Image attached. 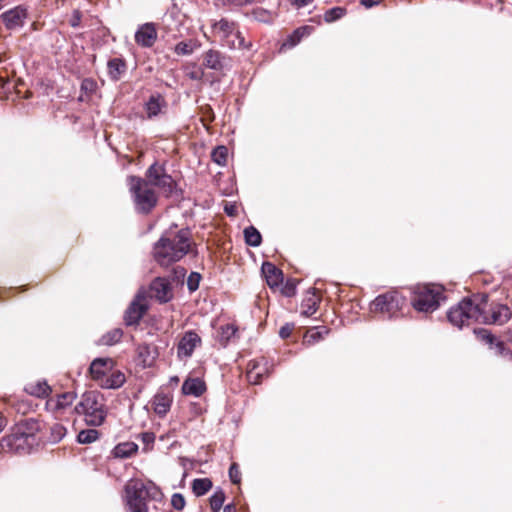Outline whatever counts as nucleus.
Instances as JSON below:
<instances>
[{
  "label": "nucleus",
  "instance_id": "obj_1",
  "mask_svg": "<svg viewBox=\"0 0 512 512\" xmlns=\"http://www.w3.org/2000/svg\"><path fill=\"white\" fill-rule=\"evenodd\" d=\"M190 249V232L187 229L177 233L167 231L154 246V258L161 266L179 261Z\"/></svg>",
  "mask_w": 512,
  "mask_h": 512
},
{
  "label": "nucleus",
  "instance_id": "obj_2",
  "mask_svg": "<svg viewBox=\"0 0 512 512\" xmlns=\"http://www.w3.org/2000/svg\"><path fill=\"white\" fill-rule=\"evenodd\" d=\"M37 430L38 423L32 419L17 424L9 435L2 438V449L19 454L29 453L37 444Z\"/></svg>",
  "mask_w": 512,
  "mask_h": 512
},
{
  "label": "nucleus",
  "instance_id": "obj_3",
  "mask_svg": "<svg viewBox=\"0 0 512 512\" xmlns=\"http://www.w3.org/2000/svg\"><path fill=\"white\" fill-rule=\"evenodd\" d=\"M125 502L128 512H148L147 499H156L159 489L151 482L131 479L125 485Z\"/></svg>",
  "mask_w": 512,
  "mask_h": 512
},
{
  "label": "nucleus",
  "instance_id": "obj_4",
  "mask_svg": "<svg viewBox=\"0 0 512 512\" xmlns=\"http://www.w3.org/2000/svg\"><path fill=\"white\" fill-rule=\"evenodd\" d=\"M74 411L84 416L86 424L94 427L102 425L107 416L104 397L97 391H87L82 394Z\"/></svg>",
  "mask_w": 512,
  "mask_h": 512
},
{
  "label": "nucleus",
  "instance_id": "obj_5",
  "mask_svg": "<svg viewBox=\"0 0 512 512\" xmlns=\"http://www.w3.org/2000/svg\"><path fill=\"white\" fill-rule=\"evenodd\" d=\"M129 190L138 213L148 214L157 205L158 197L146 179L136 176L128 178Z\"/></svg>",
  "mask_w": 512,
  "mask_h": 512
},
{
  "label": "nucleus",
  "instance_id": "obj_6",
  "mask_svg": "<svg viewBox=\"0 0 512 512\" xmlns=\"http://www.w3.org/2000/svg\"><path fill=\"white\" fill-rule=\"evenodd\" d=\"M480 297L463 299L452 307L447 315L450 323L458 328L468 326L473 322L479 323V317H481Z\"/></svg>",
  "mask_w": 512,
  "mask_h": 512
},
{
  "label": "nucleus",
  "instance_id": "obj_7",
  "mask_svg": "<svg viewBox=\"0 0 512 512\" xmlns=\"http://www.w3.org/2000/svg\"><path fill=\"white\" fill-rule=\"evenodd\" d=\"M443 289L433 284H419L413 288L412 306L420 312H432L439 307Z\"/></svg>",
  "mask_w": 512,
  "mask_h": 512
},
{
  "label": "nucleus",
  "instance_id": "obj_8",
  "mask_svg": "<svg viewBox=\"0 0 512 512\" xmlns=\"http://www.w3.org/2000/svg\"><path fill=\"white\" fill-rule=\"evenodd\" d=\"M212 32L215 37L220 39L224 46L236 49L244 45V38L233 21L222 18L214 22Z\"/></svg>",
  "mask_w": 512,
  "mask_h": 512
},
{
  "label": "nucleus",
  "instance_id": "obj_9",
  "mask_svg": "<svg viewBox=\"0 0 512 512\" xmlns=\"http://www.w3.org/2000/svg\"><path fill=\"white\" fill-rule=\"evenodd\" d=\"M481 303V317H479V323L487 325H503L507 323L512 312L510 308L505 304H491L487 309V296L482 295L480 297Z\"/></svg>",
  "mask_w": 512,
  "mask_h": 512
},
{
  "label": "nucleus",
  "instance_id": "obj_10",
  "mask_svg": "<svg viewBox=\"0 0 512 512\" xmlns=\"http://www.w3.org/2000/svg\"><path fill=\"white\" fill-rule=\"evenodd\" d=\"M404 302L405 299L397 292H388L375 298L371 304V310L394 317L401 310Z\"/></svg>",
  "mask_w": 512,
  "mask_h": 512
},
{
  "label": "nucleus",
  "instance_id": "obj_11",
  "mask_svg": "<svg viewBox=\"0 0 512 512\" xmlns=\"http://www.w3.org/2000/svg\"><path fill=\"white\" fill-rule=\"evenodd\" d=\"M146 180L151 186L158 187L166 196H170L175 189V182L172 177L165 173L164 168L157 163L148 168Z\"/></svg>",
  "mask_w": 512,
  "mask_h": 512
},
{
  "label": "nucleus",
  "instance_id": "obj_12",
  "mask_svg": "<svg viewBox=\"0 0 512 512\" xmlns=\"http://www.w3.org/2000/svg\"><path fill=\"white\" fill-rule=\"evenodd\" d=\"M201 337L192 330L186 331L181 337L178 346L177 354L179 358H189L192 356L195 348L201 345Z\"/></svg>",
  "mask_w": 512,
  "mask_h": 512
},
{
  "label": "nucleus",
  "instance_id": "obj_13",
  "mask_svg": "<svg viewBox=\"0 0 512 512\" xmlns=\"http://www.w3.org/2000/svg\"><path fill=\"white\" fill-rule=\"evenodd\" d=\"M147 309L146 299L143 295L138 294L133 302L128 307L125 313V322L127 325H134L139 322V320L144 315Z\"/></svg>",
  "mask_w": 512,
  "mask_h": 512
},
{
  "label": "nucleus",
  "instance_id": "obj_14",
  "mask_svg": "<svg viewBox=\"0 0 512 512\" xmlns=\"http://www.w3.org/2000/svg\"><path fill=\"white\" fill-rule=\"evenodd\" d=\"M157 40V30L153 23L141 25L135 33V41L141 47L149 48Z\"/></svg>",
  "mask_w": 512,
  "mask_h": 512
},
{
  "label": "nucleus",
  "instance_id": "obj_15",
  "mask_svg": "<svg viewBox=\"0 0 512 512\" xmlns=\"http://www.w3.org/2000/svg\"><path fill=\"white\" fill-rule=\"evenodd\" d=\"M0 17L8 29H15L24 24L27 11L24 7L17 6L2 13Z\"/></svg>",
  "mask_w": 512,
  "mask_h": 512
},
{
  "label": "nucleus",
  "instance_id": "obj_16",
  "mask_svg": "<svg viewBox=\"0 0 512 512\" xmlns=\"http://www.w3.org/2000/svg\"><path fill=\"white\" fill-rule=\"evenodd\" d=\"M114 361L110 358H97L92 361L89 371L91 377L97 381L100 380L113 369Z\"/></svg>",
  "mask_w": 512,
  "mask_h": 512
},
{
  "label": "nucleus",
  "instance_id": "obj_17",
  "mask_svg": "<svg viewBox=\"0 0 512 512\" xmlns=\"http://www.w3.org/2000/svg\"><path fill=\"white\" fill-rule=\"evenodd\" d=\"M151 295L160 302H167L172 297L170 284L165 278H156L150 286Z\"/></svg>",
  "mask_w": 512,
  "mask_h": 512
},
{
  "label": "nucleus",
  "instance_id": "obj_18",
  "mask_svg": "<svg viewBox=\"0 0 512 512\" xmlns=\"http://www.w3.org/2000/svg\"><path fill=\"white\" fill-rule=\"evenodd\" d=\"M166 108V100L160 94L151 95L145 103V112L149 119L155 118L164 113Z\"/></svg>",
  "mask_w": 512,
  "mask_h": 512
},
{
  "label": "nucleus",
  "instance_id": "obj_19",
  "mask_svg": "<svg viewBox=\"0 0 512 512\" xmlns=\"http://www.w3.org/2000/svg\"><path fill=\"white\" fill-rule=\"evenodd\" d=\"M261 270L270 288L278 287L283 282V273L274 264L264 262Z\"/></svg>",
  "mask_w": 512,
  "mask_h": 512
},
{
  "label": "nucleus",
  "instance_id": "obj_20",
  "mask_svg": "<svg viewBox=\"0 0 512 512\" xmlns=\"http://www.w3.org/2000/svg\"><path fill=\"white\" fill-rule=\"evenodd\" d=\"M203 64L216 71H222L227 66L226 58L219 51L212 49L204 54Z\"/></svg>",
  "mask_w": 512,
  "mask_h": 512
},
{
  "label": "nucleus",
  "instance_id": "obj_21",
  "mask_svg": "<svg viewBox=\"0 0 512 512\" xmlns=\"http://www.w3.org/2000/svg\"><path fill=\"white\" fill-rule=\"evenodd\" d=\"M171 404L172 397L164 393H157L152 400L153 410L159 417H164L169 412Z\"/></svg>",
  "mask_w": 512,
  "mask_h": 512
},
{
  "label": "nucleus",
  "instance_id": "obj_22",
  "mask_svg": "<svg viewBox=\"0 0 512 512\" xmlns=\"http://www.w3.org/2000/svg\"><path fill=\"white\" fill-rule=\"evenodd\" d=\"M205 390V383L200 378H187L182 385V392L185 395L199 397Z\"/></svg>",
  "mask_w": 512,
  "mask_h": 512
},
{
  "label": "nucleus",
  "instance_id": "obj_23",
  "mask_svg": "<svg viewBox=\"0 0 512 512\" xmlns=\"http://www.w3.org/2000/svg\"><path fill=\"white\" fill-rule=\"evenodd\" d=\"M24 390L29 395L39 398H44L48 396L51 392V388L45 380H36L29 382L25 385Z\"/></svg>",
  "mask_w": 512,
  "mask_h": 512
},
{
  "label": "nucleus",
  "instance_id": "obj_24",
  "mask_svg": "<svg viewBox=\"0 0 512 512\" xmlns=\"http://www.w3.org/2000/svg\"><path fill=\"white\" fill-rule=\"evenodd\" d=\"M125 375L120 371H113L110 375L106 374L99 382V385L105 389H117L125 383Z\"/></svg>",
  "mask_w": 512,
  "mask_h": 512
},
{
  "label": "nucleus",
  "instance_id": "obj_25",
  "mask_svg": "<svg viewBox=\"0 0 512 512\" xmlns=\"http://www.w3.org/2000/svg\"><path fill=\"white\" fill-rule=\"evenodd\" d=\"M108 75L111 80L118 81L126 72V63L120 58H113L108 61Z\"/></svg>",
  "mask_w": 512,
  "mask_h": 512
},
{
  "label": "nucleus",
  "instance_id": "obj_26",
  "mask_svg": "<svg viewBox=\"0 0 512 512\" xmlns=\"http://www.w3.org/2000/svg\"><path fill=\"white\" fill-rule=\"evenodd\" d=\"M311 31H312V27H309V26H303V27L296 29L293 32V34L290 35L288 37V39L283 43L282 48H285V47L292 48V47L296 46L301 41V39L304 36L309 35L311 33Z\"/></svg>",
  "mask_w": 512,
  "mask_h": 512
},
{
  "label": "nucleus",
  "instance_id": "obj_27",
  "mask_svg": "<svg viewBox=\"0 0 512 512\" xmlns=\"http://www.w3.org/2000/svg\"><path fill=\"white\" fill-rule=\"evenodd\" d=\"M138 446L133 442L120 443L113 449L116 458H128L137 452Z\"/></svg>",
  "mask_w": 512,
  "mask_h": 512
},
{
  "label": "nucleus",
  "instance_id": "obj_28",
  "mask_svg": "<svg viewBox=\"0 0 512 512\" xmlns=\"http://www.w3.org/2000/svg\"><path fill=\"white\" fill-rule=\"evenodd\" d=\"M328 333L329 330L326 327L313 328L309 330L305 335L304 343L309 345L314 344L317 341L323 339Z\"/></svg>",
  "mask_w": 512,
  "mask_h": 512
},
{
  "label": "nucleus",
  "instance_id": "obj_29",
  "mask_svg": "<svg viewBox=\"0 0 512 512\" xmlns=\"http://www.w3.org/2000/svg\"><path fill=\"white\" fill-rule=\"evenodd\" d=\"M244 237L247 245L252 247H257L261 244V234L260 232L253 226H249L244 229Z\"/></svg>",
  "mask_w": 512,
  "mask_h": 512
},
{
  "label": "nucleus",
  "instance_id": "obj_30",
  "mask_svg": "<svg viewBox=\"0 0 512 512\" xmlns=\"http://www.w3.org/2000/svg\"><path fill=\"white\" fill-rule=\"evenodd\" d=\"M302 314L312 316L318 309V299L314 293L307 296L302 302Z\"/></svg>",
  "mask_w": 512,
  "mask_h": 512
},
{
  "label": "nucleus",
  "instance_id": "obj_31",
  "mask_svg": "<svg viewBox=\"0 0 512 512\" xmlns=\"http://www.w3.org/2000/svg\"><path fill=\"white\" fill-rule=\"evenodd\" d=\"M212 488V482L208 478L195 479L192 483V490L196 496H203Z\"/></svg>",
  "mask_w": 512,
  "mask_h": 512
},
{
  "label": "nucleus",
  "instance_id": "obj_32",
  "mask_svg": "<svg viewBox=\"0 0 512 512\" xmlns=\"http://www.w3.org/2000/svg\"><path fill=\"white\" fill-rule=\"evenodd\" d=\"M76 399V393L74 392H64L62 394L57 395L55 399V408L56 409H65L70 406Z\"/></svg>",
  "mask_w": 512,
  "mask_h": 512
},
{
  "label": "nucleus",
  "instance_id": "obj_33",
  "mask_svg": "<svg viewBox=\"0 0 512 512\" xmlns=\"http://www.w3.org/2000/svg\"><path fill=\"white\" fill-rule=\"evenodd\" d=\"M123 332L119 328L112 329L111 331L104 334L101 338V343L103 345H114L120 341L122 338Z\"/></svg>",
  "mask_w": 512,
  "mask_h": 512
},
{
  "label": "nucleus",
  "instance_id": "obj_34",
  "mask_svg": "<svg viewBox=\"0 0 512 512\" xmlns=\"http://www.w3.org/2000/svg\"><path fill=\"white\" fill-rule=\"evenodd\" d=\"M99 438V432L96 429H86L79 432L77 440L81 444H90Z\"/></svg>",
  "mask_w": 512,
  "mask_h": 512
},
{
  "label": "nucleus",
  "instance_id": "obj_35",
  "mask_svg": "<svg viewBox=\"0 0 512 512\" xmlns=\"http://www.w3.org/2000/svg\"><path fill=\"white\" fill-rule=\"evenodd\" d=\"M237 328L233 324H227L220 328L219 341L225 346L229 340L236 334Z\"/></svg>",
  "mask_w": 512,
  "mask_h": 512
},
{
  "label": "nucleus",
  "instance_id": "obj_36",
  "mask_svg": "<svg viewBox=\"0 0 512 512\" xmlns=\"http://www.w3.org/2000/svg\"><path fill=\"white\" fill-rule=\"evenodd\" d=\"M211 157L215 163L224 166L227 162L228 149L225 146H218L212 151Z\"/></svg>",
  "mask_w": 512,
  "mask_h": 512
},
{
  "label": "nucleus",
  "instance_id": "obj_37",
  "mask_svg": "<svg viewBox=\"0 0 512 512\" xmlns=\"http://www.w3.org/2000/svg\"><path fill=\"white\" fill-rule=\"evenodd\" d=\"M225 501V493L222 490H217L210 497V507L213 512H218Z\"/></svg>",
  "mask_w": 512,
  "mask_h": 512
},
{
  "label": "nucleus",
  "instance_id": "obj_38",
  "mask_svg": "<svg viewBox=\"0 0 512 512\" xmlns=\"http://www.w3.org/2000/svg\"><path fill=\"white\" fill-rule=\"evenodd\" d=\"M246 376L249 383L254 385L260 383L262 376L258 372L257 363L249 362Z\"/></svg>",
  "mask_w": 512,
  "mask_h": 512
},
{
  "label": "nucleus",
  "instance_id": "obj_39",
  "mask_svg": "<svg viewBox=\"0 0 512 512\" xmlns=\"http://www.w3.org/2000/svg\"><path fill=\"white\" fill-rule=\"evenodd\" d=\"M346 13V10L342 7H334L329 9L324 14V20L327 23L334 22L340 18H342Z\"/></svg>",
  "mask_w": 512,
  "mask_h": 512
},
{
  "label": "nucleus",
  "instance_id": "obj_40",
  "mask_svg": "<svg viewBox=\"0 0 512 512\" xmlns=\"http://www.w3.org/2000/svg\"><path fill=\"white\" fill-rule=\"evenodd\" d=\"M491 349L495 350V354L506 357L508 359H511L512 353L511 351L506 347L505 343L500 340H495L493 345H490Z\"/></svg>",
  "mask_w": 512,
  "mask_h": 512
},
{
  "label": "nucleus",
  "instance_id": "obj_41",
  "mask_svg": "<svg viewBox=\"0 0 512 512\" xmlns=\"http://www.w3.org/2000/svg\"><path fill=\"white\" fill-rule=\"evenodd\" d=\"M51 436L50 439L52 442H59L66 435V428L59 423H56L50 428Z\"/></svg>",
  "mask_w": 512,
  "mask_h": 512
},
{
  "label": "nucleus",
  "instance_id": "obj_42",
  "mask_svg": "<svg viewBox=\"0 0 512 512\" xmlns=\"http://www.w3.org/2000/svg\"><path fill=\"white\" fill-rule=\"evenodd\" d=\"M195 45L193 42H179L176 44L174 51L177 55H190L193 53Z\"/></svg>",
  "mask_w": 512,
  "mask_h": 512
},
{
  "label": "nucleus",
  "instance_id": "obj_43",
  "mask_svg": "<svg viewBox=\"0 0 512 512\" xmlns=\"http://www.w3.org/2000/svg\"><path fill=\"white\" fill-rule=\"evenodd\" d=\"M475 333L479 339L486 342L489 345H493L496 338L486 329L475 330Z\"/></svg>",
  "mask_w": 512,
  "mask_h": 512
},
{
  "label": "nucleus",
  "instance_id": "obj_44",
  "mask_svg": "<svg viewBox=\"0 0 512 512\" xmlns=\"http://www.w3.org/2000/svg\"><path fill=\"white\" fill-rule=\"evenodd\" d=\"M199 281H200V274L198 273H191L190 276L187 279V286L190 291H195L199 287Z\"/></svg>",
  "mask_w": 512,
  "mask_h": 512
},
{
  "label": "nucleus",
  "instance_id": "obj_45",
  "mask_svg": "<svg viewBox=\"0 0 512 512\" xmlns=\"http://www.w3.org/2000/svg\"><path fill=\"white\" fill-rule=\"evenodd\" d=\"M185 499L183 497L182 494L180 493H175L172 495V498H171V505L176 509V510H182L185 506Z\"/></svg>",
  "mask_w": 512,
  "mask_h": 512
},
{
  "label": "nucleus",
  "instance_id": "obj_46",
  "mask_svg": "<svg viewBox=\"0 0 512 512\" xmlns=\"http://www.w3.org/2000/svg\"><path fill=\"white\" fill-rule=\"evenodd\" d=\"M229 477L234 484L240 483V470L236 463H233L229 468Z\"/></svg>",
  "mask_w": 512,
  "mask_h": 512
},
{
  "label": "nucleus",
  "instance_id": "obj_47",
  "mask_svg": "<svg viewBox=\"0 0 512 512\" xmlns=\"http://www.w3.org/2000/svg\"><path fill=\"white\" fill-rule=\"evenodd\" d=\"M252 363H257L258 372L263 377L268 374L269 370L267 367V361L264 358H260L258 360H252Z\"/></svg>",
  "mask_w": 512,
  "mask_h": 512
},
{
  "label": "nucleus",
  "instance_id": "obj_48",
  "mask_svg": "<svg viewBox=\"0 0 512 512\" xmlns=\"http://www.w3.org/2000/svg\"><path fill=\"white\" fill-rule=\"evenodd\" d=\"M141 440L144 443V445L146 446V448L149 449L150 446L155 441V435L153 433H151V432L142 433L141 434Z\"/></svg>",
  "mask_w": 512,
  "mask_h": 512
},
{
  "label": "nucleus",
  "instance_id": "obj_49",
  "mask_svg": "<svg viewBox=\"0 0 512 512\" xmlns=\"http://www.w3.org/2000/svg\"><path fill=\"white\" fill-rule=\"evenodd\" d=\"M137 351H138L139 356L143 357V362L146 364L147 363L146 357H148L150 355V346L147 344L139 345L137 348Z\"/></svg>",
  "mask_w": 512,
  "mask_h": 512
},
{
  "label": "nucleus",
  "instance_id": "obj_50",
  "mask_svg": "<svg viewBox=\"0 0 512 512\" xmlns=\"http://www.w3.org/2000/svg\"><path fill=\"white\" fill-rule=\"evenodd\" d=\"M292 330H293V325L286 324L280 328L279 335L282 339H286L291 335Z\"/></svg>",
  "mask_w": 512,
  "mask_h": 512
},
{
  "label": "nucleus",
  "instance_id": "obj_51",
  "mask_svg": "<svg viewBox=\"0 0 512 512\" xmlns=\"http://www.w3.org/2000/svg\"><path fill=\"white\" fill-rule=\"evenodd\" d=\"M283 293L288 297L295 295V293H296L295 284L293 282H287L283 288Z\"/></svg>",
  "mask_w": 512,
  "mask_h": 512
},
{
  "label": "nucleus",
  "instance_id": "obj_52",
  "mask_svg": "<svg viewBox=\"0 0 512 512\" xmlns=\"http://www.w3.org/2000/svg\"><path fill=\"white\" fill-rule=\"evenodd\" d=\"M96 87V83L91 79H84L81 83V89L92 92Z\"/></svg>",
  "mask_w": 512,
  "mask_h": 512
},
{
  "label": "nucleus",
  "instance_id": "obj_53",
  "mask_svg": "<svg viewBox=\"0 0 512 512\" xmlns=\"http://www.w3.org/2000/svg\"><path fill=\"white\" fill-rule=\"evenodd\" d=\"M81 21V14L79 11H74L72 18L70 19V24L72 27H77Z\"/></svg>",
  "mask_w": 512,
  "mask_h": 512
},
{
  "label": "nucleus",
  "instance_id": "obj_54",
  "mask_svg": "<svg viewBox=\"0 0 512 512\" xmlns=\"http://www.w3.org/2000/svg\"><path fill=\"white\" fill-rule=\"evenodd\" d=\"M232 4L234 5H237V6H246V5H250L254 2H256L257 0H230Z\"/></svg>",
  "mask_w": 512,
  "mask_h": 512
},
{
  "label": "nucleus",
  "instance_id": "obj_55",
  "mask_svg": "<svg viewBox=\"0 0 512 512\" xmlns=\"http://www.w3.org/2000/svg\"><path fill=\"white\" fill-rule=\"evenodd\" d=\"M224 211L229 216H235L237 214V207L235 205H226Z\"/></svg>",
  "mask_w": 512,
  "mask_h": 512
},
{
  "label": "nucleus",
  "instance_id": "obj_56",
  "mask_svg": "<svg viewBox=\"0 0 512 512\" xmlns=\"http://www.w3.org/2000/svg\"><path fill=\"white\" fill-rule=\"evenodd\" d=\"M360 3L366 8H371L379 3V0H360Z\"/></svg>",
  "mask_w": 512,
  "mask_h": 512
},
{
  "label": "nucleus",
  "instance_id": "obj_57",
  "mask_svg": "<svg viewBox=\"0 0 512 512\" xmlns=\"http://www.w3.org/2000/svg\"><path fill=\"white\" fill-rule=\"evenodd\" d=\"M313 0H295V5L299 8L304 7L310 3H312Z\"/></svg>",
  "mask_w": 512,
  "mask_h": 512
},
{
  "label": "nucleus",
  "instance_id": "obj_58",
  "mask_svg": "<svg viewBox=\"0 0 512 512\" xmlns=\"http://www.w3.org/2000/svg\"><path fill=\"white\" fill-rule=\"evenodd\" d=\"M223 512H237L236 508L232 504H228L224 507Z\"/></svg>",
  "mask_w": 512,
  "mask_h": 512
},
{
  "label": "nucleus",
  "instance_id": "obj_59",
  "mask_svg": "<svg viewBox=\"0 0 512 512\" xmlns=\"http://www.w3.org/2000/svg\"><path fill=\"white\" fill-rule=\"evenodd\" d=\"M3 430V419L0 418V432Z\"/></svg>",
  "mask_w": 512,
  "mask_h": 512
}]
</instances>
